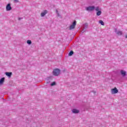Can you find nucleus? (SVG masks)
<instances>
[{"label":"nucleus","instance_id":"obj_14","mask_svg":"<svg viewBox=\"0 0 127 127\" xmlns=\"http://www.w3.org/2000/svg\"><path fill=\"white\" fill-rule=\"evenodd\" d=\"M73 54H74V52H73V51H70V52H69V53L68 54V56H72V55H73Z\"/></svg>","mask_w":127,"mask_h":127},{"label":"nucleus","instance_id":"obj_2","mask_svg":"<svg viewBox=\"0 0 127 127\" xmlns=\"http://www.w3.org/2000/svg\"><path fill=\"white\" fill-rule=\"evenodd\" d=\"M95 7L94 6H89L88 7H87L86 8V10L88 11H92L93 10H94Z\"/></svg>","mask_w":127,"mask_h":127},{"label":"nucleus","instance_id":"obj_10","mask_svg":"<svg viewBox=\"0 0 127 127\" xmlns=\"http://www.w3.org/2000/svg\"><path fill=\"white\" fill-rule=\"evenodd\" d=\"M72 112L73 114H78L80 111L76 109H73L72 110Z\"/></svg>","mask_w":127,"mask_h":127},{"label":"nucleus","instance_id":"obj_5","mask_svg":"<svg viewBox=\"0 0 127 127\" xmlns=\"http://www.w3.org/2000/svg\"><path fill=\"white\" fill-rule=\"evenodd\" d=\"M118 92H119V90H118V89H117V87H115L111 89L112 94H117Z\"/></svg>","mask_w":127,"mask_h":127},{"label":"nucleus","instance_id":"obj_22","mask_svg":"<svg viewBox=\"0 0 127 127\" xmlns=\"http://www.w3.org/2000/svg\"><path fill=\"white\" fill-rule=\"evenodd\" d=\"M126 38H127V35H126Z\"/></svg>","mask_w":127,"mask_h":127},{"label":"nucleus","instance_id":"obj_23","mask_svg":"<svg viewBox=\"0 0 127 127\" xmlns=\"http://www.w3.org/2000/svg\"><path fill=\"white\" fill-rule=\"evenodd\" d=\"M47 83H50V81H47Z\"/></svg>","mask_w":127,"mask_h":127},{"label":"nucleus","instance_id":"obj_13","mask_svg":"<svg viewBox=\"0 0 127 127\" xmlns=\"http://www.w3.org/2000/svg\"><path fill=\"white\" fill-rule=\"evenodd\" d=\"M96 14L98 16L101 15V14H102V11L101 10L98 11L96 13Z\"/></svg>","mask_w":127,"mask_h":127},{"label":"nucleus","instance_id":"obj_8","mask_svg":"<svg viewBox=\"0 0 127 127\" xmlns=\"http://www.w3.org/2000/svg\"><path fill=\"white\" fill-rule=\"evenodd\" d=\"M48 12V11H47V10H44L42 13H41V16L42 17H43V16H45V15L46 14H47V13Z\"/></svg>","mask_w":127,"mask_h":127},{"label":"nucleus","instance_id":"obj_16","mask_svg":"<svg viewBox=\"0 0 127 127\" xmlns=\"http://www.w3.org/2000/svg\"><path fill=\"white\" fill-rule=\"evenodd\" d=\"M99 23H100L101 25H105V23H104L102 20H100Z\"/></svg>","mask_w":127,"mask_h":127},{"label":"nucleus","instance_id":"obj_19","mask_svg":"<svg viewBox=\"0 0 127 127\" xmlns=\"http://www.w3.org/2000/svg\"><path fill=\"white\" fill-rule=\"evenodd\" d=\"M99 7H96V8H95V10H96V11H99Z\"/></svg>","mask_w":127,"mask_h":127},{"label":"nucleus","instance_id":"obj_12","mask_svg":"<svg viewBox=\"0 0 127 127\" xmlns=\"http://www.w3.org/2000/svg\"><path fill=\"white\" fill-rule=\"evenodd\" d=\"M5 75L8 77H11V75H12V72H5Z\"/></svg>","mask_w":127,"mask_h":127},{"label":"nucleus","instance_id":"obj_20","mask_svg":"<svg viewBox=\"0 0 127 127\" xmlns=\"http://www.w3.org/2000/svg\"><path fill=\"white\" fill-rule=\"evenodd\" d=\"M15 2H18V0H14Z\"/></svg>","mask_w":127,"mask_h":127},{"label":"nucleus","instance_id":"obj_21","mask_svg":"<svg viewBox=\"0 0 127 127\" xmlns=\"http://www.w3.org/2000/svg\"><path fill=\"white\" fill-rule=\"evenodd\" d=\"M18 19L19 20H20L21 19V18H19Z\"/></svg>","mask_w":127,"mask_h":127},{"label":"nucleus","instance_id":"obj_4","mask_svg":"<svg viewBox=\"0 0 127 127\" xmlns=\"http://www.w3.org/2000/svg\"><path fill=\"white\" fill-rule=\"evenodd\" d=\"M87 28H88V24L85 23L83 25V29L81 31L82 33H84V32L86 31V30L87 29Z\"/></svg>","mask_w":127,"mask_h":127},{"label":"nucleus","instance_id":"obj_18","mask_svg":"<svg viewBox=\"0 0 127 127\" xmlns=\"http://www.w3.org/2000/svg\"><path fill=\"white\" fill-rule=\"evenodd\" d=\"M56 12L58 16H60V14L59 13V12H58V10H56Z\"/></svg>","mask_w":127,"mask_h":127},{"label":"nucleus","instance_id":"obj_17","mask_svg":"<svg viewBox=\"0 0 127 127\" xmlns=\"http://www.w3.org/2000/svg\"><path fill=\"white\" fill-rule=\"evenodd\" d=\"M56 85V82H54L51 84V86H55Z\"/></svg>","mask_w":127,"mask_h":127},{"label":"nucleus","instance_id":"obj_9","mask_svg":"<svg viewBox=\"0 0 127 127\" xmlns=\"http://www.w3.org/2000/svg\"><path fill=\"white\" fill-rule=\"evenodd\" d=\"M115 32L117 34V35H123V31H118L117 30V29H116Z\"/></svg>","mask_w":127,"mask_h":127},{"label":"nucleus","instance_id":"obj_6","mask_svg":"<svg viewBox=\"0 0 127 127\" xmlns=\"http://www.w3.org/2000/svg\"><path fill=\"white\" fill-rule=\"evenodd\" d=\"M120 73L122 77H126L127 76V71L124 70H121Z\"/></svg>","mask_w":127,"mask_h":127},{"label":"nucleus","instance_id":"obj_3","mask_svg":"<svg viewBox=\"0 0 127 127\" xmlns=\"http://www.w3.org/2000/svg\"><path fill=\"white\" fill-rule=\"evenodd\" d=\"M76 21H74L72 24L70 25L69 27L70 30H72V29H74V28H75V26H76Z\"/></svg>","mask_w":127,"mask_h":127},{"label":"nucleus","instance_id":"obj_1","mask_svg":"<svg viewBox=\"0 0 127 127\" xmlns=\"http://www.w3.org/2000/svg\"><path fill=\"white\" fill-rule=\"evenodd\" d=\"M61 70L59 68H55L53 69V74L54 76H59L60 74Z\"/></svg>","mask_w":127,"mask_h":127},{"label":"nucleus","instance_id":"obj_7","mask_svg":"<svg viewBox=\"0 0 127 127\" xmlns=\"http://www.w3.org/2000/svg\"><path fill=\"white\" fill-rule=\"evenodd\" d=\"M6 9L7 11L9 10H11L12 8H11V6H10V3H8L7 4L6 6Z\"/></svg>","mask_w":127,"mask_h":127},{"label":"nucleus","instance_id":"obj_15","mask_svg":"<svg viewBox=\"0 0 127 127\" xmlns=\"http://www.w3.org/2000/svg\"><path fill=\"white\" fill-rule=\"evenodd\" d=\"M27 44H29V45H30V44H31V40H28L27 41Z\"/></svg>","mask_w":127,"mask_h":127},{"label":"nucleus","instance_id":"obj_11","mask_svg":"<svg viewBox=\"0 0 127 127\" xmlns=\"http://www.w3.org/2000/svg\"><path fill=\"white\" fill-rule=\"evenodd\" d=\"M4 77H2L0 79V85H2L4 82Z\"/></svg>","mask_w":127,"mask_h":127}]
</instances>
